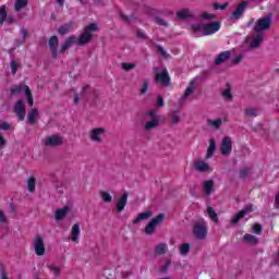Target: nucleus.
I'll return each instance as SVG.
<instances>
[{
    "label": "nucleus",
    "instance_id": "obj_1",
    "mask_svg": "<svg viewBox=\"0 0 279 279\" xmlns=\"http://www.w3.org/2000/svg\"><path fill=\"white\" fill-rule=\"evenodd\" d=\"M271 23H274V13H267L255 22L253 32L255 34H265L271 29Z\"/></svg>",
    "mask_w": 279,
    "mask_h": 279
},
{
    "label": "nucleus",
    "instance_id": "obj_2",
    "mask_svg": "<svg viewBox=\"0 0 279 279\" xmlns=\"http://www.w3.org/2000/svg\"><path fill=\"white\" fill-rule=\"evenodd\" d=\"M97 29H98V26L96 23H92L85 26L84 32L76 39V44L78 45V47H84L85 45H88V43L93 40V34H95Z\"/></svg>",
    "mask_w": 279,
    "mask_h": 279
},
{
    "label": "nucleus",
    "instance_id": "obj_3",
    "mask_svg": "<svg viewBox=\"0 0 279 279\" xmlns=\"http://www.w3.org/2000/svg\"><path fill=\"white\" fill-rule=\"evenodd\" d=\"M210 75V71L209 70H205L201 73L199 76L194 77L190 83L187 88L185 89L183 97L181 98V101H186V99H189V97H191V95H193V93H195V86H197V82H199V78L202 80H206L208 76Z\"/></svg>",
    "mask_w": 279,
    "mask_h": 279
},
{
    "label": "nucleus",
    "instance_id": "obj_4",
    "mask_svg": "<svg viewBox=\"0 0 279 279\" xmlns=\"http://www.w3.org/2000/svg\"><path fill=\"white\" fill-rule=\"evenodd\" d=\"M155 81L159 82L161 86L169 88L171 86V76L167 68H154Z\"/></svg>",
    "mask_w": 279,
    "mask_h": 279
},
{
    "label": "nucleus",
    "instance_id": "obj_5",
    "mask_svg": "<svg viewBox=\"0 0 279 279\" xmlns=\"http://www.w3.org/2000/svg\"><path fill=\"white\" fill-rule=\"evenodd\" d=\"M162 221H165V214H159L155 218H153L145 227L144 232L148 236H151V234L156 233V228L158 226L162 225Z\"/></svg>",
    "mask_w": 279,
    "mask_h": 279
},
{
    "label": "nucleus",
    "instance_id": "obj_6",
    "mask_svg": "<svg viewBox=\"0 0 279 279\" xmlns=\"http://www.w3.org/2000/svg\"><path fill=\"white\" fill-rule=\"evenodd\" d=\"M193 234L199 241H204V239L208 236V228L206 227V221L201 220V222L195 223Z\"/></svg>",
    "mask_w": 279,
    "mask_h": 279
},
{
    "label": "nucleus",
    "instance_id": "obj_7",
    "mask_svg": "<svg viewBox=\"0 0 279 279\" xmlns=\"http://www.w3.org/2000/svg\"><path fill=\"white\" fill-rule=\"evenodd\" d=\"M250 213H254V206L252 204L246 205L242 210L235 214L231 220V225L239 226V221H241L245 215H250Z\"/></svg>",
    "mask_w": 279,
    "mask_h": 279
},
{
    "label": "nucleus",
    "instance_id": "obj_8",
    "mask_svg": "<svg viewBox=\"0 0 279 279\" xmlns=\"http://www.w3.org/2000/svg\"><path fill=\"white\" fill-rule=\"evenodd\" d=\"M221 29V22L216 21L208 24H203V36H210Z\"/></svg>",
    "mask_w": 279,
    "mask_h": 279
},
{
    "label": "nucleus",
    "instance_id": "obj_9",
    "mask_svg": "<svg viewBox=\"0 0 279 279\" xmlns=\"http://www.w3.org/2000/svg\"><path fill=\"white\" fill-rule=\"evenodd\" d=\"M58 45H60V39H58V36H51L48 40V47L50 49L52 60H58Z\"/></svg>",
    "mask_w": 279,
    "mask_h": 279
},
{
    "label": "nucleus",
    "instance_id": "obj_10",
    "mask_svg": "<svg viewBox=\"0 0 279 279\" xmlns=\"http://www.w3.org/2000/svg\"><path fill=\"white\" fill-rule=\"evenodd\" d=\"M265 43V34L255 33L248 44V49H260V45Z\"/></svg>",
    "mask_w": 279,
    "mask_h": 279
},
{
    "label": "nucleus",
    "instance_id": "obj_11",
    "mask_svg": "<svg viewBox=\"0 0 279 279\" xmlns=\"http://www.w3.org/2000/svg\"><path fill=\"white\" fill-rule=\"evenodd\" d=\"M220 151L222 156H230V154H232V138L230 136L222 138Z\"/></svg>",
    "mask_w": 279,
    "mask_h": 279
},
{
    "label": "nucleus",
    "instance_id": "obj_12",
    "mask_svg": "<svg viewBox=\"0 0 279 279\" xmlns=\"http://www.w3.org/2000/svg\"><path fill=\"white\" fill-rule=\"evenodd\" d=\"M232 58V52L230 50H226L220 52L214 60V64L216 66H221V64L228 62Z\"/></svg>",
    "mask_w": 279,
    "mask_h": 279
},
{
    "label": "nucleus",
    "instance_id": "obj_13",
    "mask_svg": "<svg viewBox=\"0 0 279 279\" xmlns=\"http://www.w3.org/2000/svg\"><path fill=\"white\" fill-rule=\"evenodd\" d=\"M64 143V138L59 135H52L45 140L46 147H60Z\"/></svg>",
    "mask_w": 279,
    "mask_h": 279
},
{
    "label": "nucleus",
    "instance_id": "obj_14",
    "mask_svg": "<svg viewBox=\"0 0 279 279\" xmlns=\"http://www.w3.org/2000/svg\"><path fill=\"white\" fill-rule=\"evenodd\" d=\"M14 112L16 117H19L20 121H25V101L23 99H19L14 105Z\"/></svg>",
    "mask_w": 279,
    "mask_h": 279
},
{
    "label": "nucleus",
    "instance_id": "obj_15",
    "mask_svg": "<svg viewBox=\"0 0 279 279\" xmlns=\"http://www.w3.org/2000/svg\"><path fill=\"white\" fill-rule=\"evenodd\" d=\"M77 41V37L74 35L68 37L60 46L59 53H64L68 49H71Z\"/></svg>",
    "mask_w": 279,
    "mask_h": 279
},
{
    "label": "nucleus",
    "instance_id": "obj_16",
    "mask_svg": "<svg viewBox=\"0 0 279 279\" xmlns=\"http://www.w3.org/2000/svg\"><path fill=\"white\" fill-rule=\"evenodd\" d=\"M250 4V2L247 1H242L236 9L232 12V19H234V21H239V19H241L245 12V8H247V5Z\"/></svg>",
    "mask_w": 279,
    "mask_h": 279
},
{
    "label": "nucleus",
    "instance_id": "obj_17",
    "mask_svg": "<svg viewBox=\"0 0 279 279\" xmlns=\"http://www.w3.org/2000/svg\"><path fill=\"white\" fill-rule=\"evenodd\" d=\"M128 197H130V194L125 192L117 202L116 208L117 213H123L125 210V206H128Z\"/></svg>",
    "mask_w": 279,
    "mask_h": 279
},
{
    "label": "nucleus",
    "instance_id": "obj_18",
    "mask_svg": "<svg viewBox=\"0 0 279 279\" xmlns=\"http://www.w3.org/2000/svg\"><path fill=\"white\" fill-rule=\"evenodd\" d=\"M45 252L47 248L45 247V242L43 241V236H36V255L37 256H45Z\"/></svg>",
    "mask_w": 279,
    "mask_h": 279
},
{
    "label": "nucleus",
    "instance_id": "obj_19",
    "mask_svg": "<svg viewBox=\"0 0 279 279\" xmlns=\"http://www.w3.org/2000/svg\"><path fill=\"white\" fill-rule=\"evenodd\" d=\"M106 130L101 128H96L90 131V140L94 141V143H101V134H104Z\"/></svg>",
    "mask_w": 279,
    "mask_h": 279
},
{
    "label": "nucleus",
    "instance_id": "obj_20",
    "mask_svg": "<svg viewBox=\"0 0 279 279\" xmlns=\"http://www.w3.org/2000/svg\"><path fill=\"white\" fill-rule=\"evenodd\" d=\"M194 169L198 171V173H206L210 171V165L205 161L198 160L194 162Z\"/></svg>",
    "mask_w": 279,
    "mask_h": 279
},
{
    "label": "nucleus",
    "instance_id": "obj_21",
    "mask_svg": "<svg viewBox=\"0 0 279 279\" xmlns=\"http://www.w3.org/2000/svg\"><path fill=\"white\" fill-rule=\"evenodd\" d=\"M149 217H154V213L150 210L145 213H140L137 217L133 220V226L141 223V221H147Z\"/></svg>",
    "mask_w": 279,
    "mask_h": 279
},
{
    "label": "nucleus",
    "instance_id": "obj_22",
    "mask_svg": "<svg viewBox=\"0 0 279 279\" xmlns=\"http://www.w3.org/2000/svg\"><path fill=\"white\" fill-rule=\"evenodd\" d=\"M69 213H71V207L64 206L63 208L58 209L54 213V219H57V221H62V219H64V217H66Z\"/></svg>",
    "mask_w": 279,
    "mask_h": 279
},
{
    "label": "nucleus",
    "instance_id": "obj_23",
    "mask_svg": "<svg viewBox=\"0 0 279 279\" xmlns=\"http://www.w3.org/2000/svg\"><path fill=\"white\" fill-rule=\"evenodd\" d=\"M213 189H215L214 180H206L203 182V191H204L205 195H207V196L213 195Z\"/></svg>",
    "mask_w": 279,
    "mask_h": 279
},
{
    "label": "nucleus",
    "instance_id": "obj_24",
    "mask_svg": "<svg viewBox=\"0 0 279 279\" xmlns=\"http://www.w3.org/2000/svg\"><path fill=\"white\" fill-rule=\"evenodd\" d=\"M215 151H217V141L215 138H210L209 140V146L207 149V154H206V159L208 160V158H213V156L215 155Z\"/></svg>",
    "mask_w": 279,
    "mask_h": 279
},
{
    "label": "nucleus",
    "instance_id": "obj_25",
    "mask_svg": "<svg viewBox=\"0 0 279 279\" xmlns=\"http://www.w3.org/2000/svg\"><path fill=\"white\" fill-rule=\"evenodd\" d=\"M80 223H75L73 225L72 227V230H71V235H72V241L74 243H80Z\"/></svg>",
    "mask_w": 279,
    "mask_h": 279
},
{
    "label": "nucleus",
    "instance_id": "obj_26",
    "mask_svg": "<svg viewBox=\"0 0 279 279\" xmlns=\"http://www.w3.org/2000/svg\"><path fill=\"white\" fill-rule=\"evenodd\" d=\"M243 241L244 243H247V245H252V246L258 245V238L250 233L244 234Z\"/></svg>",
    "mask_w": 279,
    "mask_h": 279
},
{
    "label": "nucleus",
    "instance_id": "obj_27",
    "mask_svg": "<svg viewBox=\"0 0 279 279\" xmlns=\"http://www.w3.org/2000/svg\"><path fill=\"white\" fill-rule=\"evenodd\" d=\"M90 90V85H84L82 88V92L80 94H74V105L77 106L80 101L82 100V97H84V94Z\"/></svg>",
    "mask_w": 279,
    "mask_h": 279
},
{
    "label": "nucleus",
    "instance_id": "obj_28",
    "mask_svg": "<svg viewBox=\"0 0 279 279\" xmlns=\"http://www.w3.org/2000/svg\"><path fill=\"white\" fill-rule=\"evenodd\" d=\"M180 21H185V19H193V13L189 9H183L177 13Z\"/></svg>",
    "mask_w": 279,
    "mask_h": 279
},
{
    "label": "nucleus",
    "instance_id": "obj_29",
    "mask_svg": "<svg viewBox=\"0 0 279 279\" xmlns=\"http://www.w3.org/2000/svg\"><path fill=\"white\" fill-rule=\"evenodd\" d=\"M71 29H73V23L70 22V23L61 25L58 28V34H60V36H64L66 34H69V32H71Z\"/></svg>",
    "mask_w": 279,
    "mask_h": 279
},
{
    "label": "nucleus",
    "instance_id": "obj_30",
    "mask_svg": "<svg viewBox=\"0 0 279 279\" xmlns=\"http://www.w3.org/2000/svg\"><path fill=\"white\" fill-rule=\"evenodd\" d=\"M159 124H160V121L158 119H153L151 121H148L145 124L144 130L146 132H151V130H156V128H158Z\"/></svg>",
    "mask_w": 279,
    "mask_h": 279
},
{
    "label": "nucleus",
    "instance_id": "obj_31",
    "mask_svg": "<svg viewBox=\"0 0 279 279\" xmlns=\"http://www.w3.org/2000/svg\"><path fill=\"white\" fill-rule=\"evenodd\" d=\"M207 215L214 221V223H219V216L217 215V211H215V208L211 206L207 207Z\"/></svg>",
    "mask_w": 279,
    "mask_h": 279
},
{
    "label": "nucleus",
    "instance_id": "obj_32",
    "mask_svg": "<svg viewBox=\"0 0 279 279\" xmlns=\"http://www.w3.org/2000/svg\"><path fill=\"white\" fill-rule=\"evenodd\" d=\"M23 90H24V94L26 96V99L28 100V105L31 107L34 106V97L32 96V89H29V86L24 85Z\"/></svg>",
    "mask_w": 279,
    "mask_h": 279
},
{
    "label": "nucleus",
    "instance_id": "obj_33",
    "mask_svg": "<svg viewBox=\"0 0 279 279\" xmlns=\"http://www.w3.org/2000/svg\"><path fill=\"white\" fill-rule=\"evenodd\" d=\"M222 97L227 99V101H232V87L230 86V83H227V89L222 92Z\"/></svg>",
    "mask_w": 279,
    "mask_h": 279
},
{
    "label": "nucleus",
    "instance_id": "obj_34",
    "mask_svg": "<svg viewBox=\"0 0 279 279\" xmlns=\"http://www.w3.org/2000/svg\"><path fill=\"white\" fill-rule=\"evenodd\" d=\"M222 124H223V121L221 119L207 120V125H209L210 128H214V130H219V128H221Z\"/></svg>",
    "mask_w": 279,
    "mask_h": 279
},
{
    "label": "nucleus",
    "instance_id": "obj_35",
    "mask_svg": "<svg viewBox=\"0 0 279 279\" xmlns=\"http://www.w3.org/2000/svg\"><path fill=\"white\" fill-rule=\"evenodd\" d=\"M27 3H28L27 0H16L14 4L15 12H21L23 8H27Z\"/></svg>",
    "mask_w": 279,
    "mask_h": 279
},
{
    "label": "nucleus",
    "instance_id": "obj_36",
    "mask_svg": "<svg viewBox=\"0 0 279 279\" xmlns=\"http://www.w3.org/2000/svg\"><path fill=\"white\" fill-rule=\"evenodd\" d=\"M26 186L29 193H34V191H36V178L31 177L27 180Z\"/></svg>",
    "mask_w": 279,
    "mask_h": 279
},
{
    "label": "nucleus",
    "instance_id": "obj_37",
    "mask_svg": "<svg viewBox=\"0 0 279 279\" xmlns=\"http://www.w3.org/2000/svg\"><path fill=\"white\" fill-rule=\"evenodd\" d=\"M169 120L172 125H178V123H180V116L178 114V111H171L169 114Z\"/></svg>",
    "mask_w": 279,
    "mask_h": 279
},
{
    "label": "nucleus",
    "instance_id": "obj_38",
    "mask_svg": "<svg viewBox=\"0 0 279 279\" xmlns=\"http://www.w3.org/2000/svg\"><path fill=\"white\" fill-rule=\"evenodd\" d=\"M23 85H13L10 89L11 96L21 95L23 93Z\"/></svg>",
    "mask_w": 279,
    "mask_h": 279
},
{
    "label": "nucleus",
    "instance_id": "obj_39",
    "mask_svg": "<svg viewBox=\"0 0 279 279\" xmlns=\"http://www.w3.org/2000/svg\"><path fill=\"white\" fill-rule=\"evenodd\" d=\"M179 251L182 256H186V254H189L191 252V244H189V243L181 244L179 246Z\"/></svg>",
    "mask_w": 279,
    "mask_h": 279
},
{
    "label": "nucleus",
    "instance_id": "obj_40",
    "mask_svg": "<svg viewBox=\"0 0 279 279\" xmlns=\"http://www.w3.org/2000/svg\"><path fill=\"white\" fill-rule=\"evenodd\" d=\"M100 197L105 204H110L112 202V195L107 191H100Z\"/></svg>",
    "mask_w": 279,
    "mask_h": 279
},
{
    "label": "nucleus",
    "instance_id": "obj_41",
    "mask_svg": "<svg viewBox=\"0 0 279 279\" xmlns=\"http://www.w3.org/2000/svg\"><path fill=\"white\" fill-rule=\"evenodd\" d=\"M192 29L197 37L204 36V25H192Z\"/></svg>",
    "mask_w": 279,
    "mask_h": 279
},
{
    "label": "nucleus",
    "instance_id": "obj_42",
    "mask_svg": "<svg viewBox=\"0 0 279 279\" xmlns=\"http://www.w3.org/2000/svg\"><path fill=\"white\" fill-rule=\"evenodd\" d=\"M156 254H159L162 256L163 254H167V244L160 243L155 248Z\"/></svg>",
    "mask_w": 279,
    "mask_h": 279
},
{
    "label": "nucleus",
    "instance_id": "obj_43",
    "mask_svg": "<svg viewBox=\"0 0 279 279\" xmlns=\"http://www.w3.org/2000/svg\"><path fill=\"white\" fill-rule=\"evenodd\" d=\"M5 19H8V10L5 9V5H2L0 7V25H3Z\"/></svg>",
    "mask_w": 279,
    "mask_h": 279
},
{
    "label": "nucleus",
    "instance_id": "obj_44",
    "mask_svg": "<svg viewBox=\"0 0 279 279\" xmlns=\"http://www.w3.org/2000/svg\"><path fill=\"white\" fill-rule=\"evenodd\" d=\"M29 125H34L36 123V108H33L27 116Z\"/></svg>",
    "mask_w": 279,
    "mask_h": 279
},
{
    "label": "nucleus",
    "instance_id": "obj_45",
    "mask_svg": "<svg viewBox=\"0 0 279 279\" xmlns=\"http://www.w3.org/2000/svg\"><path fill=\"white\" fill-rule=\"evenodd\" d=\"M120 19H122L124 23H126L128 25H130L132 21H136V16H134V14H131L130 16H128L123 13H120Z\"/></svg>",
    "mask_w": 279,
    "mask_h": 279
},
{
    "label": "nucleus",
    "instance_id": "obj_46",
    "mask_svg": "<svg viewBox=\"0 0 279 279\" xmlns=\"http://www.w3.org/2000/svg\"><path fill=\"white\" fill-rule=\"evenodd\" d=\"M244 114L245 117H258V112L255 108H246Z\"/></svg>",
    "mask_w": 279,
    "mask_h": 279
},
{
    "label": "nucleus",
    "instance_id": "obj_47",
    "mask_svg": "<svg viewBox=\"0 0 279 279\" xmlns=\"http://www.w3.org/2000/svg\"><path fill=\"white\" fill-rule=\"evenodd\" d=\"M157 51H159V53H161L162 58H165V60H169V58H171V54L167 53V50H165V48L162 46H157Z\"/></svg>",
    "mask_w": 279,
    "mask_h": 279
},
{
    "label": "nucleus",
    "instance_id": "obj_48",
    "mask_svg": "<svg viewBox=\"0 0 279 279\" xmlns=\"http://www.w3.org/2000/svg\"><path fill=\"white\" fill-rule=\"evenodd\" d=\"M250 174L248 168H243L240 170L239 175L241 180H247V175Z\"/></svg>",
    "mask_w": 279,
    "mask_h": 279
},
{
    "label": "nucleus",
    "instance_id": "obj_49",
    "mask_svg": "<svg viewBox=\"0 0 279 279\" xmlns=\"http://www.w3.org/2000/svg\"><path fill=\"white\" fill-rule=\"evenodd\" d=\"M149 88V81L147 78L143 80V86L141 88V95H145Z\"/></svg>",
    "mask_w": 279,
    "mask_h": 279
},
{
    "label": "nucleus",
    "instance_id": "obj_50",
    "mask_svg": "<svg viewBox=\"0 0 279 279\" xmlns=\"http://www.w3.org/2000/svg\"><path fill=\"white\" fill-rule=\"evenodd\" d=\"M229 5H230L229 2H225L223 4H219L216 2L213 4V8L214 10H226Z\"/></svg>",
    "mask_w": 279,
    "mask_h": 279
},
{
    "label": "nucleus",
    "instance_id": "obj_51",
    "mask_svg": "<svg viewBox=\"0 0 279 279\" xmlns=\"http://www.w3.org/2000/svg\"><path fill=\"white\" fill-rule=\"evenodd\" d=\"M201 19L205 20V21H213L216 19L215 14L208 13V12H203V14L201 15Z\"/></svg>",
    "mask_w": 279,
    "mask_h": 279
},
{
    "label": "nucleus",
    "instance_id": "obj_52",
    "mask_svg": "<svg viewBox=\"0 0 279 279\" xmlns=\"http://www.w3.org/2000/svg\"><path fill=\"white\" fill-rule=\"evenodd\" d=\"M155 23L161 27H169V23H167V21H165L162 17H155Z\"/></svg>",
    "mask_w": 279,
    "mask_h": 279
},
{
    "label": "nucleus",
    "instance_id": "obj_53",
    "mask_svg": "<svg viewBox=\"0 0 279 279\" xmlns=\"http://www.w3.org/2000/svg\"><path fill=\"white\" fill-rule=\"evenodd\" d=\"M0 274H1L0 279H9L8 272L5 271V264L3 263L0 264Z\"/></svg>",
    "mask_w": 279,
    "mask_h": 279
},
{
    "label": "nucleus",
    "instance_id": "obj_54",
    "mask_svg": "<svg viewBox=\"0 0 279 279\" xmlns=\"http://www.w3.org/2000/svg\"><path fill=\"white\" fill-rule=\"evenodd\" d=\"M146 117H151V119H158V108H154L150 111H147Z\"/></svg>",
    "mask_w": 279,
    "mask_h": 279
},
{
    "label": "nucleus",
    "instance_id": "obj_55",
    "mask_svg": "<svg viewBox=\"0 0 279 279\" xmlns=\"http://www.w3.org/2000/svg\"><path fill=\"white\" fill-rule=\"evenodd\" d=\"M123 71H132V69H136V64L134 63H121Z\"/></svg>",
    "mask_w": 279,
    "mask_h": 279
},
{
    "label": "nucleus",
    "instance_id": "obj_56",
    "mask_svg": "<svg viewBox=\"0 0 279 279\" xmlns=\"http://www.w3.org/2000/svg\"><path fill=\"white\" fill-rule=\"evenodd\" d=\"M170 266H171V259H167L166 264L160 268V272L167 274L169 271Z\"/></svg>",
    "mask_w": 279,
    "mask_h": 279
},
{
    "label": "nucleus",
    "instance_id": "obj_57",
    "mask_svg": "<svg viewBox=\"0 0 279 279\" xmlns=\"http://www.w3.org/2000/svg\"><path fill=\"white\" fill-rule=\"evenodd\" d=\"M16 71H19V63L16 61H11V74L16 75Z\"/></svg>",
    "mask_w": 279,
    "mask_h": 279
},
{
    "label": "nucleus",
    "instance_id": "obj_58",
    "mask_svg": "<svg viewBox=\"0 0 279 279\" xmlns=\"http://www.w3.org/2000/svg\"><path fill=\"white\" fill-rule=\"evenodd\" d=\"M243 58H245L243 54H238L232 61L231 64H241V62L243 61Z\"/></svg>",
    "mask_w": 279,
    "mask_h": 279
},
{
    "label": "nucleus",
    "instance_id": "obj_59",
    "mask_svg": "<svg viewBox=\"0 0 279 279\" xmlns=\"http://www.w3.org/2000/svg\"><path fill=\"white\" fill-rule=\"evenodd\" d=\"M12 126L10 125V123L5 122V121H0V130H3L4 132H8V130H10Z\"/></svg>",
    "mask_w": 279,
    "mask_h": 279
},
{
    "label": "nucleus",
    "instance_id": "obj_60",
    "mask_svg": "<svg viewBox=\"0 0 279 279\" xmlns=\"http://www.w3.org/2000/svg\"><path fill=\"white\" fill-rule=\"evenodd\" d=\"M157 108H162L165 107V98H162V96L158 95L157 96V104H156Z\"/></svg>",
    "mask_w": 279,
    "mask_h": 279
},
{
    "label": "nucleus",
    "instance_id": "obj_61",
    "mask_svg": "<svg viewBox=\"0 0 279 279\" xmlns=\"http://www.w3.org/2000/svg\"><path fill=\"white\" fill-rule=\"evenodd\" d=\"M253 232H254L255 234H260V233L263 232V227H262L260 225H258V223H255V225L253 226Z\"/></svg>",
    "mask_w": 279,
    "mask_h": 279
},
{
    "label": "nucleus",
    "instance_id": "obj_62",
    "mask_svg": "<svg viewBox=\"0 0 279 279\" xmlns=\"http://www.w3.org/2000/svg\"><path fill=\"white\" fill-rule=\"evenodd\" d=\"M48 268L50 269V271H52V274H54V276H60V268L53 265L48 266Z\"/></svg>",
    "mask_w": 279,
    "mask_h": 279
},
{
    "label": "nucleus",
    "instance_id": "obj_63",
    "mask_svg": "<svg viewBox=\"0 0 279 279\" xmlns=\"http://www.w3.org/2000/svg\"><path fill=\"white\" fill-rule=\"evenodd\" d=\"M4 21L8 23V25H12L13 23H15L16 20L14 19V16L8 15Z\"/></svg>",
    "mask_w": 279,
    "mask_h": 279
},
{
    "label": "nucleus",
    "instance_id": "obj_64",
    "mask_svg": "<svg viewBox=\"0 0 279 279\" xmlns=\"http://www.w3.org/2000/svg\"><path fill=\"white\" fill-rule=\"evenodd\" d=\"M275 208L277 210H279V192L277 193V195L275 196Z\"/></svg>",
    "mask_w": 279,
    "mask_h": 279
}]
</instances>
